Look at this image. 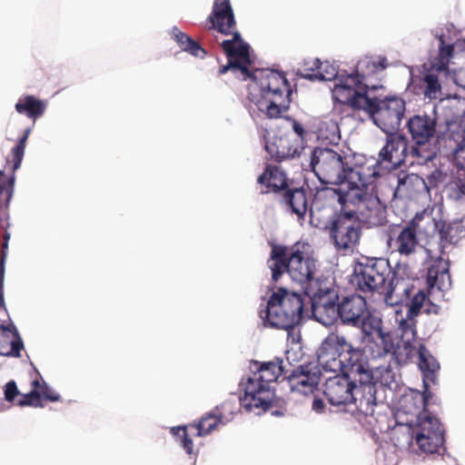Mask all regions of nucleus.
Here are the masks:
<instances>
[{
    "instance_id": "obj_10",
    "label": "nucleus",
    "mask_w": 465,
    "mask_h": 465,
    "mask_svg": "<svg viewBox=\"0 0 465 465\" xmlns=\"http://www.w3.org/2000/svg\"><path fill=\"white\" fill-rule=\"evenodd\" d=\"M426 282L428 292L420 290L411 300L407 311L411 316H418L421 311L427 314H437L439 312L440 307L431 302L429 296L434 289L444 292L450 287L451 279L449 261H445L442 258L434 261L428 268Z\"/></svg>"
},
{
    "instance_id": "obj_16",
    "label": "nucleus",
    "mask_w": 465,
    "mask_h": 465,
    "mask_svg": "<svg viewBox=\"0 0 465 465\" xmlns=\"http://www.w3.org/2000/svg\"><path fill=\"white\" fill-rule=\"evenodd\" d=\"M313 292L312 312L317 322L331 326L340 319L338 287L328 280L317 282Z\"/></svg>"
},
{
    "instance_id": "obj_35",
    "label": "nucleus",
    "mask_w": 465,
    "mask_h": 465,
    "mask_svg": "<svg viewBox=\"0 0 465 465\" xmlns=\"http://www.w3.org/2000/svg\"><path fill=\"white\" fill-rule=\"evenodd\" d=\"M24 344L17 333L3 329L0 332V355L19 357Z\"/></svg>"
},
{
    "instance_id": "obj_14",
    "label": "nucleus",
    "mask_w": 465,
    "mask_h": 465,
    "mask_svg": "<svg viewBox=\"0 0 465 465\" xmlns=\"http://www.w3.org/2000/svg\"><path fill=\"white\" fill-rule=\"evenodd\" d=\"M357 75L341 74L332 88L334 100L333 111L341 113L345 107L352 110H365L371 95L367 89H363Z\"/></svg>"
},
{
    "instance_id": "obj_13",
    "label": "nucleus",
    "mask_w": 465,
    "mask_h": 465,
    "mask_svg": "<svg viewBox=\"0 0 465 465\" xmlns=\"http://www.w3.org/2000/svg\"><path fill=\"white\" fill-rule=\"evenodd\" d=\"M374 124L384 133L399 131L406 111L405 101L396 95L384 99L371 97L365 110Z\"/></svg>"
},
{
    "instance_id": "obj_2",
    "label": "nucleus",
    "mask_w": 465,
    "mask_h": 465,
    "mask_svg": "<svg viewBox=\"0 0 465 465\" xmlns=\"http://www.w3.org/2000/svg\"><path fill=\"white\" fill-rule=\"evenodd\" d=\"M310 166L323 184H342L332 190L339 196L341 190L356 186L363 179L379 175L378 161L368 160L362 155H348L342 150L331 147H315L310 156Z\"/></svg>"
},
{
    "instance_id": "obj_28",
    "label": "nucleus",
    "mask_w": 465,
    "mask_h": 465,
    "mask_svg": "<svg viewBox=\"0 0 465 465\" xmlns=\"http://www.w3.org/2000/svg\"><path fill=\"white\" fill-rule=\"evenodd\" d=\"M33 390L25 394H20V398L16 401V405L31 406V407H43L42 399L50 401H58L60 396L49 389L46 382L41 379H35L32 381Z\"/></svg>"
},
{
    "instance_id": "obj_31",
    "label": "nucleus",
    "mask_w": 465,
    "mask_h": 465,
    "mask_svg": "<svg viewBox=\"0 0 465 465\" xmlns=\"http://www.w3.org/2000/svg\"><path fill=\"white\" fill-rule=\"evenodd\" d=\"M15 111L28 118L36 120L41 117L46 109V104L35 95L21 96L15 105Z\"/></svg>"
},
{
    "instance_id": "obj_40",
    "label": "nucleus",
    "mask_w": 465,
    "mask_h": 465,
    "mask_svg": "<svg viewBox=\"0 0 465 465\" xmlns=\"http://www.w3.org/2000/svg\"><path fill=\"white\" fill-rule=\"evenodd\" d=\"M242 399V397L239 399V401L227 400L213 410L221 420L222 425L231 421L234 415L238 413L241 406L244 408Z\"/></svg>"
},
{
    "instance_id": "obj_46",
    "label": "nucleus",
    "mask_w": 465,
    "mask_h": 465,
    "mask_svg": "<svg viewBox=\"0 0 465 465\" xmlns=\"http://www.w3.org/2000/svg\"><path fill=\"white\" fill-rule=\"evenodd\" d=\"M172 433L173 435L181 436L182 447L188 454H192L193 451V440L188 435L187 427L183 426V427L173 428Z\"/></svg>"
},
{
    "instance_id": "obj_9",
    "label": "nucleus",
    "mask_w": 465,
    "mask_h": 465,
    "mask_svg": "<svg viewBox=\"0 0 465 465\" xmlns=\"http://www.w3.org/2000/svg\"><path fill=\"white\" fill-rule=\"evenodd\" d=\"M302 294L279 288L268 300L260 317L265 325L276 329L289 330L300 323L303 312Z\"/></svg>"
},
{
    "instance_id": "obj_43",
    "label": "nucleus",
    "mask_w": 465,
    "mask_h": 465,
    "mask_svg": "<svg viewBox=\"0 0 465 465\" xmlns=\"http://www.w3.org/2000/svg\"><path fill=\"white\" fill-rule=\"evenodd\" d=\"M321 65V60L319 58H308L305 59L301 67L298 68L297 74L301 77L315 81L318 79L319 66Z\"/></svg>"
},
{
    "instance_id": "obj_54",
    "label": "nucleus",
    "mask_w": 465,
    "mask_h": 465,
    "mask_svg": "<svg viewBox=\"0 0 465 465\" xmlns=\"http://www.w3.org/2000/svg\"><path fill=\"white\" fill-rule=\"evenodd\" d=\"M272 414H273V415H276V416H281V415H282V414H283V412H282V411H272Z\"/></svg>"
},
{
    "instance_id": "obj_27",
    "label": "nucleus",
    "mask_w": 465,
    "mask_h": 465,
    "mask_svg": "<svg viewBox=\"0 0 465 465\" xmlns=\"http://www.w3.org/2000/svg\"><path fill=\"white\" fill-rule=\"evenodd\" d=\"M280 203L303 221L308 211L307 191L303 187H289L280 196Z\"/></svg>"
},
{
    "instance_id": "obj_45",
    "label": "nucleus",
    "mask_w": 465,
    "mask_h": 465,
    "mask_svg": "<svg viewBox=\"0 0 465 465\" xmlns=\"http://www.w3.org/2000/svg\"><path fill=\"white\" fill-rule=\"evenodd\" d=\"M318 81H331L336 80L341 74H339L337 68L328 61L322 62L319 66Z\"/></svg>"
},
{
    "instance_id": "obj_4",
    "label": "nucleus",
    "mask_w": 465,
    "mask_h": 465,
    "mask_svg": "<svg viewBox=\"0 0 465 465\" xmlns=\"http://www.w3.org/2000/svg\"><path fill=\"white\" fill-rule=\"evenodd\" d=\"M249 100L269 119H277L287 112L292 102V90L283 73L262 69L252 76Z\"/></svg>"
},
{
    "instance_id": "obj_44",
    "label": "nucleus",
    "mask_w": 465,
    "mask_h": 465,
    "mask_svg": "<svg viewBox=\"0 0 465 465\" xmlns=\"http://www.w3.org/2000/svg\"><path fill=\"white\" fill-rule=\"evenodd\" d=\"M416 317L417 316H411L407 312L406 318L399 320V329L401 331V339H410L415 336Z\"/></svg>"
},
{
    "instance_id": "obj_37",
    "label": "nucleus",
    "mask_w": 465,
    "mask_h": 465,
    "mask_svg": "<svg viewBox=\"0 0 465 465\" xmlns=\"http://www.w3.org/2000/svg\"><path fill=\"white\" fill-rule=\"evenodd\" d=\"M398 190L408 195L427 193L425 179L417 173L406 174L398 180Z\"/></svg>"
},
{
    "instance_id": "obj_33",
    "label": "nucleus",
    "mask_w": 465,
    "mask_h": 465,
    "mask_svg": "<svg viewBox=\"0 0 465 465\" xmlns=\"http://www.w3.org/2000/svg\"><path fill=\"white\" fill-rule=\"evenodd\" d=\"M419 355V368L423 374V384L434 383L436 371L440 369V364L430 354L424 344H420L417 351Z\"/></svg>"
},
{
    "instance_id": "obj_7",
    "label": "nucleus",
    "mask_w": 465,
    "mask_h": 465,
    "mask_svg": "<svg viewBox=\"0 0 465 465\" xmlns=\"http://www.w3.org/2000/svg\"><path fill=\"white\" fill-rule=\"evenodd\" d=\"M323 394L331 405L353 403L358 411L365 416H372L377 405L376 386L362 385L343 373L326 379Z\"/></svg>"
},
{
    "instance_id": "obj_53",
    "label": "nucleus",
    "mask_w": 465,
    "mask_h": 465,
    "mask_svg": "<svg viewBox=\"0 0 465 465\" xmlns=\"http://www.w3.org/2000/svg\"><path fill=\"white\" fill-rule=\"evenodd\" d=\"M9 239H10V234H9L8 232H5V233L4 234V241H5V242H8V241H9Z\"/></svg>"
},
{
    "instance_id": "obj_49",
    "label": "nucleus",
    "mask_w": 465,
    "mask_h": 465,
    "mask_svg": "<svg viewBox=\"0 0 465 465\" xmlns=\"http://www.w3.org/2000/svg\"><path fill=\"white\" fill-rule=\"evenodd\" d=\"M324 402L322 399L316 398L312 401V410L316 412H322L324 409Z\"/></svg>"
},
{
    "instance_id": "obj_47",
    "label": "nucleus",
    "mask_w": 465,
    "mask_h": 465,
    "mask_svg": "<svg viewBox=\"0 0 465 465\" xmlns=\"http://www.w3.org/2000/svg\"><path fill=\"white\" fill-rule=\"evenodd\" d=\"M20 396L15 381H8L5 386V399L8 402H14L15 397Z\"/></svg>"
},
{
    "instance_id": "obj_8",
    "label": "nucleus",
    "mask_w": 465,
    "mask_h": 465,
    "mask_svg": "<svg viewBox=\"0 0 465 465\" xmlns=\"http://www.w3.org/2000/svg\"><path fill=\"white\" fill-rule=\"evenodd\" d=\"M268 263L273 282H277L287 272L292 281L308 284L312 282L316 271L315 259L301 251L299 244L290 249L282 245H272Z\"/></svg>"
},
{
    "instance_id": "obj_15",
    "label": "nucleus",
    "mask_w": 465,
    "mask_h": 465,
    "mask_svg": "<svg viewBox=\"0 0 465 465\" xmlns=\"http://www.w3.org/2000/svg\"><path fill=\"white\" fill-rule=\"evenodd\" d=\"M326 228L337 250L352 249L360 241L361 233L360 218L350 207L341 206V212L332 216Z\"/></svg>"
},
{
    "instance_id": "obj_22",
    "label": "nucleus",
    "mask_w": 465,
    "mask_h": 465,
    "mask_svg": "<svg viewBox=\"0 0 465 465\" xmlns=\"http://www.w3.org/2000/svg\"><path fill=\"white\" fill-rule=\"evenodd\" d=\"M208 21L211 24L209 29L222 35H232V38L235 33H240L230 0H214Z\"/></svg>"
},
{
    "instance_id": "obj_38",
    "label": "nucleus",
    "mask_w": 465,
    "mask_h": 465,
    "mask_svg": "<svg viewBox=\"0 0 465 465\" xmlns=\"http://www.w3.org/2000/svg\"><path fill=\"white\" fill-rule=\"evenodd\" d=\"M222 421L213 411L206 413L198 422L190 423L189 427L196 430L195 436L204 437L215 430Z\"/></svg>"
},
{
    "instance_id": "obj_18",
    "label": "nucleus",
    "mask_w": 465,
    "mask_h": 465,
    "mask_svg": "<svg viewBox=\"0 0 465 465\" xmlns=\"http://www.w3.org/2000/svg\"><path fill=\"white\" fill-rule=\"evenodd\" d=\"M220 45L228 57V64L220 67L219 74H225L229 69H238L242 74L251 77L250 46L242 40L241 34L235 33L234 37L222 41Z\"/></svg>"
},
{
    "instance_id": "obj_6",
    "label": "nucleus",
    "mask_w": 465,
    "mask_h": 465,
    "mask_svg": "<svg viewBox=\"0 0 465 465\" xmlns=\"http://www.w3.org/2000/svg\"><path fill=\"white\" fill-rule=\"evenodd\" d=\"M377 176L363 179L356 186L339 192L338 202L343 208L352 206L367 227H380L386 224L387 208L381 202L374 181Z\"/></svg>"
},
{
    "instance_id": "obj_17",
    "label": "nucleus",
    "mask_w": 465,
    "mask_h": 465,
    "mask_svg": "<svg viewBox=\"0 0 465 465\" xmlns=\"http://www.w3.org/2000/svg\"><path fill=\"white\" fill-rule=\"evenodd\" d=\"M353 346L345 336L338 332H331L322 342L318 353V362L323 370L336 372L341 369L340 361L344 353Z\"/></svg>"
},
{
    "instance_id": "obj_48",
    "label": "nucleus",
    "mask_w": 465,
    "mask_h": 465,
    "mask_svg": "<svg viewBox=\"0 0 465 465\" xmlns=\"http://www.w3.org/2000/svg\"><path fill=\"white\" fill-rule=\"evenodd\" d=\"M292 129L294 133L297 134L296 139H298L299 143L303 140L305 135V130L302 124L298 123L297 121L293 120L292 122Z\"/></svg>"
},
{
    "instance_id": "obj_23",
    "label": "nucleus",
    "mask_w": 465,
    "mask_h": 465,
    "mask_svg": "<svg viewBox=\"0 0 465 465\" xmlns=\"http://www.w3.org/2000/svg\"><path fill=\"white\" fill-rule=\"evenodd\" d=\"M387 134L386 143L380 151L381 162H388L393 166H400L411 156L408 142L403 134L396 132L385 133Z\"/></svg>"
},
{
    "instance_id": "obj_3",
    "label": "nucleus",
    "mask_w": 465,
    "mask_h": 465,
    "mask_svg": "<svg viewBox=\"0 0 465 465\" xmlns=\"http://www.w3.org/2000/svg\"><path fill=\"white\" fill-rule=\"evenodd\" d=\"M432 398L430 384H423V391L410 390L400 401V410L406 414L417 416L411 426L412 438L422 453H435L444 443V430L440 420L428 412L427 406Z\"/></svg>"
},
{
    "instance_id": "obj_52",
    "label": "nucleus",
    "mask_w": 465,
    "mask_h": 465,
    "mask_svg": "<svg viewBox=\"0 0 465 465\" xmlns=\"http://www.w3.org/2000/svg\"><path fill=\"white\" fill-rule=\"evenodd\" d=\"M4 306H5L4 294H3L2 291L0 290V307H4Z\"/></svg>"
},
{
    "instance_id": "obj_29",
    "label": "nucleus",
    "mask_w": 465,
    "mask_h": 465,
    "mask_svg": "<svg viewBox=\"0 0 465 465\" xmlns=\"http://www.w3.org/2000/svg\"><path fill=\"white\" fill-rule=\"evenodd\" d=\"M418 350L411 344L410 339H401L395 343L392 336L382 346V351H379L378 356H391L395 363L398 365L406 364L417 353Z\"/></svg>"
},
{
    "instance_id": "obj_39",
    "label": "nucleus",
    "mask_w": 465,
    "mask_h": 465,
    "mask_svg": "<svg viewBox=\"0 0 465 465\" xmlns=\"http://www.w3.org/2000/svg\"><path fill=\"white\" fill-rule=\"evenodd\" d=\"M172 35L183 51L188 52L194 56H199L200 53L203 54H206L204 49L196 41L180 31L177 27L173 28Z\"/></svg>"
},
{
    "instance_id": "obj_12",
    "label": "nucleus",
    "mask_w": 465,
    "mask_h": 465,
    "mask_svg": "<svg viewBox=\"0 0 465 465\" xmlns=\"http://www.w3.org/2000/svg\"><path fill=\"white\" fill-rule=\"evenodd\" d=\"M454 161L457 165L455 174L449 175L440 168H436L427 175L425 183L428 193L431 189H437L440 185H444L449 198L457 201L465 196V137L454 152Z\"/></svg>"
},
{
    "instance_id": "obj_19",
    "label": "nucleus",
    "mask_w": 465,
    "mask_h": 465,
    "mask_svg": "<svg viewBox=\"0 0 465 465\" xmlns=\"http://www.w3.org/2000/svg\"><path fill=\"white\" fill-rule=\"evenodd\" d=\"M340 365L341 369L338 371H341L359 383L376 385L368 359L362 350L352 347L341 358Z\"/></svg>"
},
{
    "instance_id": "obj_42",
    "label": "nucleus",
    "mask_w": 465,
    "mask_h": 465,
    "mask_svg": "<svg viewBox=\"0 0 465 465\" xmlns=\"http://www.w3.org/2000/svg\"><path fill=\"white\" fill-rule=\"evenodd\" d=\"M30 134L31 128L25 129L23 135L19 138L17 143L12 148V162L14 172L19 169L21 166V163L23 161V157L25 154L26 142L28 140Z\"/></svg>"
},
{
    "instance_id": "obj_21",
    "label": "nucleus",
    "mask_w": 465,
    "mask_h": 465,
    "mask_svg": "<svg viewBox=\"0 0 465 465\" xmlns=\"http://www.w3.org/2000/svg\"><path fill=\"white\" fill-rule=\"evenodd\" d=\"M388 64V60L383 55H365L358 61L351 74L357 75V79L364 85L363 89L375 91L383 88V85L373 83V79L383 72Z\"/></svg>"
},
{
    "instance_id": "obj_20",
    "label": "nucleus",
    "mask_w": 465,
    "mask_h": 465,
    "mask_svg": "<svg viewBox=\"0 0 465 465\" xmlns=\"http://www.w3.org/2000/svg\"><path fill=\"white\" fill-rule=\"evenodd\" d=\"M292 391L308 395L318 389L320 382V371L312 363H305L291 369L286 374V379Z\"/></svg>"
},
{
    "instance_id": "obj_5",
    "label": "nucleus",
    "mask_w": 465,
    "mask_h": 465,
    "mask_svg": "<svg viewBox=\"0 0 465 465\" xmlns=\"http://www.w3.org/2000/svg\"><path fill=\"white\" fill-rule=\"evenodd\" d=\"M256 371L247 379L244 384V395L242 403L248 411L261 414L270 410L272 406L274 391L271 385L278 381L280 377L286 379L290 362L285 363L281 358H274L269 361L253 362Z\"/></svg>"
},
{
    "instance_id": "obj_26",
    "label": "nucleus",
    "mask_w": 465,
    "mask_h": 465,
    "mask_svg": "<svg viewBox=\"0 0 465 465\" xmlns=\"http://www.w3.org/2000/svg\"><path fill=\"white\" fill-rule=\"evenodd\" d=\"M257 182L266 188L261 191L262 193H272L281 196L290 187L285 173L274 165H267Z\"/></svg>"
},
{
    "instance_id": "obj_41",
    "label": "nucleus",
    "mask_w": 465,
    "mask_h": 465,
    "mask_svg": "<svg viewBox=\"0 0 465 465\" xmlns=\"http://www.w3.org/2000/svg\"><path fill=\"white\" fill-rule=\"evenodd\" d=\"M15 187V176L10 177L0 170V209L9 207L10 202L13 198Z\"/></svg>"
},
{
    "instance_id": "obj_30",
    "label": "nucleus",
    "mask_w": 465,
    "mask_h": 465,
    "mask_svg": "<svg viewBox=\"0 0 465 465\" xmlns=\"http://www.w3.org/2000/svg\"><path fill=\"white\" fill-rule=\"evenodd\" d=\"M417 227V223L411 220L406 226L401 229L394 239L395 250L401 255L409 256L416 252L419 245Z\"/></svg>"
},
{
    "instance_id": "obj_51",
    "label": "nucleus",
    "mask_w": 465,
    "mask_h": 465,
    "mask_svg": "<svg viewBox=\"0 0 465 465\" xmlns=\"http://www.w3.org/2000/svg\"><path fill=\"white\" fill-rule=\"evenodd\" d=\"M442 52H445L447 55H451L452 52H453V46L452 45H448V46H446V48H444L442 50Z\"/></svg>"
},
{
    "instance_id": "obj_36",
    "label": "nucleus",
    "mask_w": 465,
    "mask_h": 465,
    "mask_svg": "<svg viewBox=\"0 0 465 465\" xmlns=\"http://www.w3.org/2000/svg\"><path fill=\"white\" fill-rule=\"evenodd\" d=\"M420 88L424 97L429 100L440 99L442 96L439 75L434 71H429L423 74L420 78Z\"/></svg>"
},
{
    "instance_id": "obj_34",
    "label": "nucleus",
    "mask_w": 465,
    "mask_h": 465,
    "mask_svg": "<svg viewBox=\"0 0 465 465\" xmlns=\"http://www.w3.org/2000/svg\"><path fill=\"white\" fill-rule=\"evenodd\" d=\"M360 323H361V331L368 341L376 336L381 341V345L383 346L391 336L390 332L382 330V321L378 316L369 313L367 317L361 318Z\"/></svg>"
},
{
    "instance_id": "obj_11",
    "label": "nucleus",
    "mask_w": 465,
    "mask_h": 465,
    "mask_svg": "<svg viewBox=\"0 0 465 465\" xmlns=\"http://www.w3.org/2000/svg\"><path fill=\"white\" fill-rule=\"evenodd\" d=\"M406 127L413 143L410 147L411 157L419 164L432 161L435 153L431 150V141L436 135V118L425 114H414L408 119Z\"/></svg>"
},
{
    "instance_id": "obj_24",
    "label": "nucleus",
    "mask_w": 465,
    "mask_h": 465,
    "mask_svg": "<svg viewBox=\"0 0 465 465\" xmlns=\"http://www.w3.org/2000/svg\"><path fill=\"white\" fill-rule=\"evenodd\" d=\"M265 150L271 159L282 162L300 155L302 147L299 141L290 134L275 135L265 145Z\"/></svg>"
},
{
    "instance_id": "obj_25",
    "label": "nucleus",
    "mask_w": 465,
    "mask_h": 465,
    "mask_svg": "<svg viewBox=\"0 0 465 465\" xmlns=\"http://www.w3.org/2000/svg\"><path fill=\"white\" fill-rule=\"evenodd\" d=\"M340 319L344 324L358 326L367 312L366 299L360 294L343 297L339 302Z\"/></svg>"
},
{
    "instance_id": "obj_55",
    "label": "nucleus",
    "mask_w": 465,
    "mask_h": 465,
    "mask_svg": "<svg viewBox=\"0 0 465 465\" xmlns=\"http://www.w3.org/2000/svg\"><path fill=\"white\" fill-rule=\"evenodd\" d=\"M386 372H387V375H391V370H387Z\"/></svg>"
},
{
    "instance_id": "obj_50",
    "label": "nucleus",
    "mask_w": 465,
    "mask_h": 465,
    "mask_svg": "<svg viewBox=\"0 0 465 465\" xmlns=\"http://www.w3.org/2000/svg\"><path fill=\"white\" fill-rule=\"evenodd\" d=\"M8 249V242H3L2 244V255H3V259H5V255H6V250Z\"/></svg>"
},
{
    "instance_id": "obj_1",
    "label": "nucleus",
    "mask_w": 465,
    "mask_h": 465,
    "mask_svg": "<svg viewBox=\"0 0 465 465\" xmlns=\"http://www.w3.org/2000/svg\"><path fill=\"white\" fill-rule=\"evenodd\" d=\"M413 279L407 264L398 263L394 269L385 258H369L354 268L351 282L365 295L383 294L387 305L395 306L410 299Z\"/></svg>"
},
{
    "instance_id": "obj_56",
    "label": "nucleus",
    "mask_w": 465,
    "mask_h": 465,
    "mask_svg": "<svg viewBox=\"0 0 465 465\" xmlns=\"http://www.w3.org/2000/svg\"><path fill=\"white\" fill-rule=\"evenodd\" d=\"M289 358H290L289 352H287L286 360L289 361Z\"/></svg>"
},
{
    "instance_id": "obj_32",
    "label": "nucleus",
    "mask_w": 465,
    "mask_h": 465,
    "mask_svg": "<svg viewBox=\"0 0 465 465\" xmlns=\"http://www.w3.org/2000/svg\"><path fill=\"white\" fill-rule=\"evenodd\" d=\"M440 247L457 244L465 237V225L461 221L443 222L440 228Z\"/></svg>"
}]
</instances>
